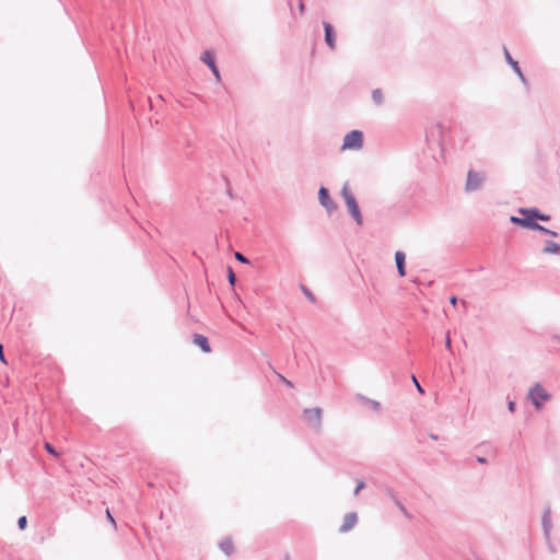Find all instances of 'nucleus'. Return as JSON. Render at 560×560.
Wrapping results in <instances>:
<instances>
[{
    "instance_id": "1",
    "label": "nucleus",
    "mask_w": 560,
    "mask_h": 560,
    "mask_svg": "<svg viewBox=\"0 0 560 560\" xmlns=\"http://www.w3.org/2000/svg\"><path fill=\"white\" fill-rule=\"evenodd\" d=\"M341 195H342V197L345 199V202L347 205V208H348L350 214L352 215V218L354 219V221L359 225H362L363 224V218H362L359 205H358V202H357L352 191L350 190L348 184L343 185L342 190H341Z\"/></svg>"
},
{
    "instance_id": "2",
    "label": "nucleus",
    "mask_w": 560,
    "mask_h": 560,
    "mask_svg": "<svg viewBox=\"0 0 560 560\" xmlns=\"http://www.w3.org/2000/svg\"><path fill=\"white\" fill-rule=\"evenodd\" d=\"M522 215H523L522 218L511 217L510 220H511L512 223L517 224V225H520L522 228H526V229H529V230H539V231H542L545 233L551 234L552 236H557L556 232H552V231H549V230L542 228L529 214H522Z\"/></svg>"
},
{
    "instance_id": "3",
    "label": "nucleus",
    "mask_w": 560,
    "mask_h": 560,
    "mask_svg": "<svg viewBox=\"0 0 560 560\" xmlns=\"http://www.w3.org/2000/svg\"><path fill=\"white\" fill-rule=\"evenodd\" d=\"M363 147V133L360 130H353L347 133L343 138L341 147L342 151L346 150H360Z\"/></svg>"
},
{
    "instance_id": "4",
    "label": "nucleus",
    "mask_w": 560,
    "mask_h": 560,
    "mask_svg": "<svg viewBox=\"0 0 560 560\" xmlns=\"http://www.w3.org/2000/svg\"><path fill=\"white\" fill-rule=\"evenodd\" d=\"M529 396H530V399L533 401V404L537 407V408H540L542 402L547 401L549 399V395L548 393L545 390V388L539 385V384H536L530 390H529Z\"/></svg>"
},
{
    "instance_id": "5",
    "label": "nucleus",
    "mask_w": 560,
    "mask_h": 560,
    "mask_svg": "<svg viewBox=\"0 0 560 560\" xmlns=\"http://www.w3.org/2000/svg\"><path fill=\"white\" fill-rule=\"evenodd\" d=\"M304 419L306 423L313 428L319 429L322 423V409L308 408L304 410Z\"/></svg>"
},
{
    "instance_id": "6",
    "label": "nucleus",
    "mask_w": 560,
    "mask_h": 560,
    "mask_svg": "<svg viewBox=\"0 0 560 560\" xmlns=\"http://www.w3.org/2000/svg\"><path fill=\"white\" fill-rule=\"evenodd\" d=\"M483 179L485 177L480 173L469 171L467 175L466 189L475 190L479 188Z\"/></svg>"
},
{
    "instance_id": "7",
    "label": "nucleus",
    "mask_w": 560,
    "mask_h": 560,
    "mask_svg": "<svg viewBox=\"0 0 560 560\" xmlns=\"http://www.w3.org/2000/svg\"><path fill=\"white\" fill-rule=\"evenodd\" d=\"M318 199L323 207H325L328 211L335 209V205L329 197L328 190L325 187H320L318 191Z\"/></svg>"
},
{
    "instance_id": "8",
    "label": "nucleus",
    "mask_w": 560,
    "mask_h": 560,
    "mask_svg": "<svg viewBox=\"0 0 560 560\" xmlns=\"http://www.w3.org/2000/svg\"><path fill=\"white\" fill-rule=\"evenodd\" d=\"M323 25H324V30H325V42H326V44L331 49H335V47H336V35H335L334 28L327 22H324Z\"/></svg>"
},
{
    "instance_id": "9",
    "label": "nucleus",
    "mask_w": 560,
    "mask_h": 560,
    "mask_svg": "<svg viewBox=\"0 0 560 560\" xmlns=\"http://www.w3.org/2000/svg\"><path fill=\"white\" fill-rule=\"evenodd\" d=\"M357 520H358V517H357L355 513H349V514L345 515L343 523L340 527V532L347 533L350 529H352L357 523Z\"/></svg>"
},
{
    "instance_id": "10",
    "label": "nucleus",
    "mask_w": 560,
    "mask_h": 560,
    "mask_svg": "<svg viewBox=\"0 0 560 560\" xmlns=\"http://www.w3.org/2000/svg\"><path fill=\"white\" fill-rule=\"evenodd\" d=\"M194 343L196 346H198L206 353H209L211 351L208 339L200 334L194 335Z\"/></svg>"
},
{
    "instance_id": "11",
    "label": "nucleus",
    "mask_w": 560,
    "mask_h": 560,
    "mask_svg": "<svg viewBox=\"0 0 560 560\" xmlns=\"http://www.w3.org/2000/svg\"><path fill=\"white\" fill-rule=\"evenodd\" d=\"M518 213L520 214H529L530 217H533V219L536 221V219L538 220H541V221H548L550 219L549 215H546V214H541L539 213V211L537 209H518Z\"/></svg>"
},
{
    "instance_id": "12",
    "label": "nucleus",
    "mask_w": 560,
    "mask_h": 560,
    "mask_svg": "<svg viewBox=\"0 0 560 560\" xmlns=\"http://www.w3.org/2000/svg\"><path fill=\"white\" fill-rule=\"evenodd\" d=\"M405 259H406V255L402 252H396L395 260H396V266H397L398 273L400 277H404L406 275Z\"/></svg>"
},
{
    "instance_id": "13",
    "label": "nucleus",
    "mask_w": 560,
    "mask_h": 560,
    "mask_svg": "<svg viewBox=\"0 0 560 560\" xmlns=\"http://www.w3.org/2000/svg\"><path fill=\"white\" fill-rule=\"evenodd\" d=\"M544 253L559 255L560 254V245L556 242H551V241L547 242L544 247Z\"/></svg>"
},
{
    "instance_id": "14",
    "label": "nucleus",
    "mask_w": 560,
    "mask_h": 560,
    "mask_svg": "<svg viewBox=\"0 0 560 560\" xmlns=\"http://www.w3.org/2000/svg\"><path fill=\"white\" fill-rule=\"evenodd\" d=\"M201 60L208 66L211 67L215 65L214 62V56L210 50H206L201 55Z\"/></svg>"
},
{
    "instance_id": "15",
    "label": "nucleus",
    "mask_w": 560,
    "mask_h": 560,
    "mask_svg": "<svg viewBox=\"0 0 560 560\" xmlns=\"http://www.w3.org/2000/svg\"><path fill=\"white\" fill-rule=\"evenodd\" d=\"M373 101L376 104H381L383 102V93L381 90H374L372 93Z\"/></svg>"
},
{
    "instance_id": "16",
    "label": "nucleus",
    "mask_w": 560,
    "mask_h": 560,
    "mask_svg": "<svg viewBox=\"0 0 560 560\" xmlns=\"http://www.w3.org/2000/svg\"><path fill=\"white\" fill-rule=\"evenodd\" d=\"M44 447H45V450H46L49 454H51V455H54V456H56V457H57V456H59V453H58V452H57V451L51 446V444H50V443L46 442V443L44 444Z\"/></svg>"
},
{
    "instance_id": "17",
    "label": "nucleus",
    "mask_w": 560,
    "mask_h": 560,
    "mask_svg": "<svg viewBox=\"0 0 560 560\" xmlns=\"http://www.w3.org/2000/svg\"><path fill=\"white\" fill-rule=\"evenodd\" d=\"M18 526L21 530H24L27 526V518L26 516H21L19 520H18Z\"/></svg>"
},
{
    "instance_id": "18",
    "label": "nucleus",
    "mask_w": 560,
    "mask_h": 560,
    "mask_svg": "<svg viewBox=\"0 0 560 560\" xmlns=\"http://www.w3.org/2000/svg\"><path fill=\"white\" fill-rule=\"evenodd\" d=\"M209 68H210V70L212 71V73L214 74V77H215L217 81H218V82H220V81H221V75H220V72H219V70H218L217 65H213V66H211V67H209Z\"/></svg>"
},
{
    "instance_id": "19",
    "label": "nucleus",
    "mask_w": 560,
    "mask_h": 560,
    "mask_svg": "<svg viewBox=\"0 0 560 560\" xmlns=\"http://www.w3.org/2000/svg\"><path fill=\"white\" fill-rule=\"evenodd\" d=\"M234 257H235L238 261H241V262H243V264H248V262H249V261H248V259H247L243 254H241V253H238V252H236V253L234 254Z\"/></svg>"
},
{
    "instance_id": "20",
    "label": "nucleus",
    "mask_w": 560,
    "mask_h": 560,
    "mask_svg": "<svg viewBox=\"0 0 560 560\" xmlns=\"http://www.w3.org/2000/svg\"><path fill=\"white\" fill-rule=\"evenodd\" d=\"M301 289H302L303 293L310 299V301H312V302L315 301L313 294L311 293V291L305 285L302 284Z\"/></svg>"
},
{
    "instance_id": "21",
    "label": "nucleus",
    "mask_w": 560,
    "mask_h": 560,
    "mask_svg": "<svg viewBox=\"0 0 560 560\" xmlns=\"http://www.w3.org/2000/svg\"><path fill=\"white\" fill-rule=\"evenodd\" d=\"M511 66L513 67V69L515 70V72L521 77L523 78L522 75V72H521V69L518 67V63L514 60H511Z\"/></svg>"
},
{
    "instance_id": "22",
    "label": "nucleus",
    "mask_w": 560,
    "mask_h": 560,
    "mask_svg": "<svg viewBox=\"0 0 560 560\" xmlns=\"http://www.w3.org/2000/svg\"><path fill=\"white\" fill-rule=\"evenodd\" d=\"M106 517L108 518V521L113 524V526L116 528V522L112 515V513L109 512V510H106Z\"/></svg>"
},
{
    "instance_id": "23",
    "label": "nucleus",
    "mask_w": 560,
    "mask_h": 560,
    "mask_svg": "<svg viewBox=\"0 0 560 560\" xmlns=\"http://www.w3.org/2000/svg\"><path fill=\"white\" fill-rule=\"evenodd\" d=\"M364 488V482L360 481L354 490V494H358Z\"/></svg>"
},
{
    "instance_id": "24",
    "label": "nucleus",
    "mask_w": 560,
    "mask_h": 560,
    "mask_svg": "<svg viewBox=\"0 0 560 560\" xmlns=\"http://www.w3.org/2000/svg\"><path fill=\"white\" fill-rule=\"evenodd\" d=\"M229 281L233 284L234 281H235V276L233 273V271L230 269L229 271Z\"/></svg>"
},
{
    "instance_id": "25",
    "label": "nucleus",
    "mask_w": 560,
    "mask_h": 560,
    "mask_svg": "<svg viewBox=\"0 0 560 560\" xmlns=\"http://www.w3.org/2000/svg\"><path fill=\"white\" fill-rule=\"evenodd\" d=\"M0 361L5 363L4 355H3V347L1 343H0Z\"/></svg>"
},
{
    "instance_id": "26",
    "label": "nucleus",
    "mask_w": 560,
    "mask_h": 560,
    "mask_svg": "<svg viewBox=\"0 0 560 560\" xmlns=\"http://www.w3.org/2000/svg\"><path fill=\"white\" fill-rule=\"evenodd\" d=\"M412 380H413V382H415L416 387L418 388V390H419L420 393H423V389L421 388L420 384L418 383V381L416 380V377H415V376L412 377Z\"/></svg>"
},
{
    "instance_id": "27",
    "label": "nucleus",
    "mask_w": 560,
    "mask_h": 560,
    "mask_svg": "<svg viewBox=\"0 0 560 560\" xmlns=\"http://www.w3.org/2000/svg\"><path fill=\"white\" fill-rule=\"evenodd\" d=\"M505 57H506V60L509 61V63L511 65V60H513V59L508 51H505Z\"/></svg>"
},
{
    "instance_id": "28",
    "label": "nucleus",
    "mask_w": 560,
    "mask_h": 560,
    "mask_svg": "<svg viewBox=\"0 0 560 560\" xmlns=\"http://www.w3.org/2000/svg\"><path fill=\"white\" fill-rule=\"evenodd\" d=\"M514 407H515L514 402H510V404H509V409H510L511 411H513V410H514Z\"/></svg>"
},
{
    "instance_id": "29",
    "label": "nucleus",
    "mask_w": 560,
    "mask_h": 560,
    "mask_svg": "<svg viewBox=\"0 0 560 560\" xmlns=\"http://www.w3.org/2000/svg\"><path fill=\"white\" fill-rule=\"evenodd\" d=\"M400 509H401L402 513H404L406 516H408V517H409V514H408V512L405 510V508H404V506H400Z\"/></svg>"
},
{
    "instance_id": "30",
    "label": "nucleus",
    "mask_w": 560,
    "mask_h": 560,
    "mask_svg": "<svg viewBox=\"0 0 560 560\" xmlns=\"http://www.w3.org/2000/svg\"><path fill=\"white\" fill-rule=\"evenodd\" d=\"M456 301H457V300H456V298H455V296H452V298H451V303H452V304H456Z\"/></svg>"
},
{
    "instance_id": "31",
    "label": "nucleus",
    "mask_w": 560,
    "mask_h": 560,
    "mask_svg": "<svg viewBox=\"0 0 560 560\" xmlns=\"http://www.w3.org/2000/svg\"><path fill=\"white\" fill-rule=\"evenodd\" d=\"M446 346H447V347H450V346H451V340H450V338H448V337H447V339H446Z\"/></svg>"
},
{
    "instance_id": "32",
    "label": "nucleus",
    "mask_w": 560,
    "mask_h": 560,
    "mask_svg": "<svg viewBox=\"0 0 560 560\" xmlns=\"http://www.w3.org/2000/svg\"><path fill=\"white\" fill-rule=\"evenodd\" d=\"M300 10H301V11H303V10H304V4H303V3H301V4H300Z\"/></svg>"
},
{
    "instance_id": "33",
    "label": "nucleus",
    "mask_w": 560,
    "mask_h": 560,
    "mask_svg": "<svg viewBox=\"0 0 560 560\" xmlns=\"http://www.w3.org/2000/svg\"><path fill=\"white\" fill-rule=\"evenodd\" d=\"M478 462L485 463V459L480 457V458H478Z\"/></svg>"
}]
</instances>
